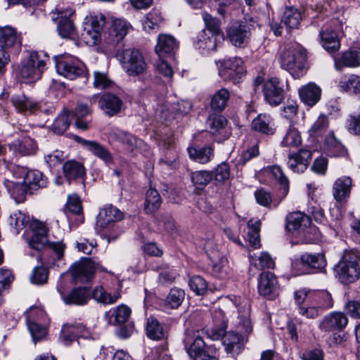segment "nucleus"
Returning a JSON list of instances; mask_svg holds the SVG:
<instances>
[{"mask_svg":"<svg viewBox=\"0 0 360 360\" xmlns=\"http://www.w3.org/2000/svg\"><path fill=\"white\" fill-rule=\"evenodd\" d=\"M47 56L42 52L32 51L22 60L18 68L17 78L27 84L33 83L41 77L45 69Z\"/></svg>","mask_w":360,"mask_h":360,"instance_id":"obj_1","label":"nucleus"},{"mask_svg":"<svg viewBox=\"0 0 360 360\" xmlns=\"http://www.w3.org/2000/svg\"><path fill=\"white\" fill-rule=\"evenodd\" d=\"M30 229L32 231V236L27 243L31 248L41 250L47 246L55 252L58 259L63 258L65 245L63 241H48L49 229L45 223L37 219H33L30 224Z\"/></svg>","mask_w":360,"mask_h":360,"instance_id":"obj_2","label":"nucleus"},{"mask_svg":"<svg viewBox=\"0 0 360 360\" xmlns=\"http://www.w3.org/2000/svg\"><path fill=\"white\" fill-rule=\"evenodd\" d=\"M281 67L288 71L293 77L302 76L307 69V51L298 44L285 47L279 58Z\"/></svg>","mask_w":360,"mask_h":360,"instance_id":"obj_3","label":"nucleus"},{"mask_svg":"<svg viewBox=\"0 0 360 360\" xmlns=\"http://www.w3.org/2000/svg\"><path fill=\"white\" fill-rule=\"evenodd\" d=\"M360 255L357 251L345 250L335 266V276L343 283L355 281L360 276Z\"/></svg>","mask_w":360,"mask_h":360,"instance_id":"obj_4","label":"nucleus"},{"mask_svg":"<svg viewBox=\"0 0 360 360\" xmlns=\"http://www.w3.org/2000/svg\"><path fill=\"white\" fill-rule=\"evenodd\" d=\"M123 70L130 77H137L146 73L147 63L139 50L127 49L123 50L120 57Z\"/></svg>","mask_w":360,"mask_h":360,"instance_id":"obj_5","label":"nucleus"},{"mask_svg":"<svg viewBox=\"0 0 360 360\" xmlns=\"http://www.w3.org/2000/svg\"><path fill=\"white\" fill-rule=\"evenodd\" d=\"M254 23L253 19L249 18L231 25L226 30V35L231 43L236 47L246 46L254 30Z\"/></svg>","mask_w":360,"mask_h":360,"instance_id":"obj_6","label":"nucleus"},{"mask_svg":"<svg viewBox=\"0 0 360 360\" xmlns=\"http://www.w3.org/2000/svg\"><path fill=\"white\" fill-rule=\"evenodd\" d=\"M132 25L126 19L113 18L108 30L103 33V43L110 47L116 46L133 30Z\"/></svg>","mask_w":360,"mask_h":360,"instance_id":"obj_7","label":"nucleus"},{"mask_svg":"<svg viewBox=\"0 0 360 360\" xmlns=\"http://www.w3.org/2000/svg\"><path fill=\"white\" fill-rule=\"evenodd\" d=\"M54 58L57 72L68 79H74L86 73L84 63L70 55L57 56Z\"/></svg>","mask_w":360,"mask_h":360,"instance_id":"obj_8","label":"nucleus"},{"mask_svg":"<svg viewBox=\"0 0 360 360\" xmlns=\"http://www.w3.org/2000/svg\"><path fill=\"white\" fill-rule=\"evenodd\" d=\"M123 213L112 205H105L99 212L96 219V229L106 234L108 237L115 238L110 235L115 224L123 219Z\"/></svg>","mask_w":360,"mask_h":360,"instance_id":"obj_9","label":"nucleus"},{"mask_svg":"<svg viewBox=\"0 0 360 360\" xmlns=\"http://www.w3.org/2000/svg\"><path fill=\"white\" fill-rule=\"evenodd\" d=\"M219 74L224 80L234 84L239 82L245 75L243 60L238 57L222 60L220 62Z\"/></svg>","mask_w":360,"mask_h":360,"instance_id":"obj_10","label":"nucleus"},{"mask_svg":"<svg viewBox=\"0 0 360 360\" xmlns=\"http://www.w3.org/2000/svg\"><path fill=\"white\" fill-rule=\"evenodd\" d=\"M98 271H105V270L98 263L90 259H84L75 264L72 268L73 277L80 282L90 281Z\"/></svg>","mask_w":360,"mask_h":360,"instance_id":"obj_11","label":"nucleus"},{"mask_svg":"<svg viewBox=\"0 0 360 360\" xmlns=\"http://www.w3.org/2000/svg\"><path fill=\"white\" fill-rule=\"evenodd\" d=\"M109 142H117L127 153H134L141 143L136 136L117 128L111 129L108 133Z\"/></svg>","mask_w":360,"mask_h":360,"instance_id":"obj_12","label":"nucleus"},{"mask_svg":"<svg viewBox=\"0 0 360 360\" xmlns=\"http://www.w3.org/2000/svg\"><path fill=\"white\" fill-rule=\"evenodd\" d=\"M258 292L264 297L273 299L278 295V285L276 276L269 271L260 274L258 280Z\"/></svg>","mask_w":360,"mask_h":360,"instance_id":"obj_13","label":"nucleus"},{"mask_svg":"<svg viewBox=\"0 0 360 360\" xmlns=\"http://www.w3.org/2000/svg\"><path fill=\"white\" fill-rule=\"evenodd\" d=\"M311 224V218L302 212H292L285 217V230L297 236Z\"/></svg>","mask_w":360,"mask_h":360,"instance_id":"obj_14","label":"nucleus"},{"mask_svg":"<svg viewBox=\"0 0 360 360\" xmlns=\"http://www.w3.org/2000/svg\"><path fill=\"white\" fill-rule=\"evenodd\" d=\"M283 91L281 82L276 77L271 78L264 85L265 99L271 105L277 106L282 102Z\"/></svg>","mask_w":360,"mask_h":360,"instance_id":"obj_15","label":"nucleus"},{"mask_svg":"<svg viewBox=\"0 0 360 360\" xmlns=\"http://www.w3.org/2000/svg\"><path fill=\"white\" fill-rule=\"evenodd\" d=\"M311 159V152L309 150L302 148L297 153H290L288 158V167L293 172H304Z\"/></svg>","mask_w":360,"mask_h":360,"instance_id":"obj_16","label":"nucleus"},{"mask_svg":"<svg viewBox=\"0 0 360 360\" xmlns=\"http://www.w3.org/2000/svg\"><path fill=\"white\" fill-rule=\"evenodd\" d=\"M1 49H13L18 52L21 48V39L16 30L9 25L0 27Z\"/></svg>","mask_w":360,"mask_h":360,"instance_id":"obj_17","label":"nucleus"},{"mask_svg":"<svg viewBox=\"0 0 360 360\" xmlns=\"http://www.w3.org/2000/svg\"><path fill=\"white\" fill-rule=\"evenodd\" d=\"M192 108L191 103L188 101H181L176 103H173L169 107L160 106L155 112V116L162 120H168L172 117V115H186Z\"/></svg>","mask_w":360,"mask_h":360,"instance_id":"obj_18","label":"nucleus"},{"mask_svg":"<svg viewBox=\"0 0 360 360\" xmlns=\"http://www.w3.org/2000/svg\"><path fill=\"white\" fill-rule=\"evenodd\" d=\"M184 343L187 353L193 359L205 353V343L198 331H187Z\"/></svg>","mask_w":360,"mask_h":360,"instance_id":"obj_19","label":"nucleus"},{"mask_svg":"<svg viewBox=\"0 0 360 360\" xmlns=\"http://www.w3.org/2000/svg\"><path fill=\"white\" fill-rule=\"evenodd\" d=\"M75 139L80 143L84 148L90 152L92 155L97 157L105 164H110L112 162V156L107 148L96 141H89L76 136Z\"/></svg>","mask_w":360,"mask_h":360,"instance_id":"obj_20","label":"nucleus"},{"mask_svg":"<svg viewBox=\"0 0 360 360\" xmlns=\"http://www.w3.org/2000/svg\"><path fill=\"white\" fill-rule=\"evenodd\" d=\"M177 49L178 43L172 35L167 34L158 35L155 51L159 58H163L171 56Z\"/></svg>","mask_w":360,"mask_h":360,"instance_id":"obj_21","label":"nucleus"},{"mask_svg":"<svg viewBox=\"0 0 360 360\" xmlns=\"http://www.w3.org/2000/svg\"><path fill=\"white\" fill-rule=\"evenodd\" d=\"M75 11L68 8L64 11H58V31L63 38H71L75 32V27L71 17Z\"/></svg>","mask_w":360,"mask_h":360,"instance_id":"obj_22","label":"nucleus"},{"mask_svg":"<svg viewBox=\"0 0 360 360\" xmlns=\"http://www.w3.org/2000/svg\"><path fill=\"white\" fill-rule=\"evenodd\" d=\"M348 323V319L342 312H333L326 316L319 323V328L325 332L341 330Z\"/></svg>","mask_w":360,"mask_h":360,"instance_id":"obj_23","label":"nucleus"},{"mask_svg":"<svg viewBox=\"0 0 360 360\" xmlns=\"http://www.w3.org/2000/svg\"><path fill=\"white\" fill-rule=\"evenodd\" d=\"M222 341L226 352L235 356L242 352L247 340L238 333L229 331L225 333Z\"/></svg>","mask_w":360,"mask_h":360,"instance_id":"obj_24","label":"nucleus"},{"mask_svg":"<svg viewBox=\"0 0 360 360\" xmlns=\"http://www.w3.org/2000/svg\"><path fill=\"white\" fill-rule=\"evenodd\" d=\"M9 149L16 155L28 156L36 154L37 144L34 139L26 137L22 140H16L9 144Z\"/></svg>","mask_w":360,"mask_h":360,"instance_id":"obj_25","label":"nucleus"},{"mask_svg":"<svg viewBox=\"0 0 360 360\" xmlns=\"http://www.w3.org/2000/svg\"><path fill=\"white\" fill-rule=\"evenodd\" d=\"M298 93L301 101L309 106H313L317 103L321 96V88L314 82L302 86Z\"/></svg>","mask_w":360,"mask_h":360,"instance_id":"obj_26","label":"nucleus"},{"mask_svg":"<svg viewBox=\"0 0 360 360\" xmlns=\"http://www.w3.org/2000/svg\"><path fill=\"white\" fill-rule=\"evenodd\" d=\"M60 295L66 304L84 305L89 300V292L86 288H76L68 293L60 292Z\"/></svg>","mask_w":360,"mask_h":360,"instance_id":"obj_27","label":"nucleus"},{"mask_svg":"<svg viewBox=\"0 0 360 360\" xmlns=\"http://www.w3.org/2000/svg\"><path fill=\"white\" fill-rule=\"evenodd\" d=\"M335 68L342 70L343 68H356L360 66V52L356 50H348L340 58H335Z\"/></svg>","mask_w":360,"mask_h":360,"instance_id":"obj_28","label":"nucleus"},{"mask_svg":"<svg viewBox=\"0 0 360 360\" xmlns=\"http://www.w3.org/2000/svg\"><path fill=\"white\" fill-rule=\"evenodd\" d=\"M11 103L18 112H34L39 109V104L25 94H14L11 98Z\"/></svg>","mask_w":360,"mask_h":360,"instance_id":"obj_29","label":"nucleus"},{"mask_svg":"<svg viewBox=\"0 0 360 360\" xmlns=\"http://www.w3.org/2000/svg\"><path fill=\"white\" fill-rule=\"evenodd\" d=\"M4 184L8 192L17 203L25 202L27 195L30 193V189L24 184V181L18 183L6 179Z\"/></svg>","mask_w":360,"mask_h":360,"instance_id":"obj_30","label":"nucleus"},{"mask_svg":"<svg viewBox=\"0 0 360 360\" xmlns=\"http://www.w3.org/2000/svg\"><path fill=\"white\" fill-rule=\"evenodd\" d=\"M98 104L105 114L112 116L120 111L122 101L115 95L105 94L101 97Z\"/></svg>","mask_w":360,"mask_h":360,"instance_id":"obj_31","label":"nucleus"},{"mask_svg":"<svg viewBox=\"0 0 360 360\" xmlns=\"http://www.w3.org/2000/svg\"><path fill=\"white\" fill-rule=\"evenodd\" d=\"M352 180L349 176L338 178L333 184V195L337 201H342L349 196Z\"/></svg>","mask_w":360,"mask_h":360,"instance_id":"obj_32","label":"nucleus"},{"mask_svg":"<svg viewBox=\"0 0 360 360\" xmlns=\"http://www.w3.org/2000/svg\"><path fill=\"white\" fill-rule=\"evenodd\" d=\"M42 311L37 308H31L27 313V325L28 330L32 337L33 341L41 340L47 334L46 328L34 321L31 320L32 316Z\"/></svg>","mask_w":360,"mask_h":360,"instance_id":"obj_33","label":"nucleus"},{"mask_svg":"<svg viewBox=\"0 0 360 360\" xmlns=\"http://www.w3.org/2000/svg\"><path fill=\"white\" fill-rule=\"evenodd\" d=\"M322 46L329 53L336 52L340 49V41L337 34L331 29L326 27L320 32Z\"/></svg>","mask_w":360,"mask_h":360,"instance_id":"obj_34","label":"nucleus"},{"mask_svg":"<svg viewBox=\"0 0 360 360\" xmlns=\"http://www.w3.org/2000/svg\"><path fill=\"white\" fill-rule=\"evenodd\" d=\"M252 127L255 131L271 135L275 132L273 118L268 114H259L252 122Z\"/></svg>","mask_w":360,"mask_h":360,"instance_id":"obj_35","label":"nucleus"},{"mask_svg":"<svg viewBox=\"0 0 360 360\" xmlns=\"http://www.w3.org/2000/svg\"><path fill=\"white\" fill-rule=\"evenodd\" d=\"M91 295L96 302L105 305L113 304L121 297L119 291H115L112 293L108 292L103 286L96 287L93 290Z\"/></svg>","mask_w":360,"mask_h":360,"instance_id":"obj_36","label":"nucleus"},{"mask_svg":"<svg viewBox=\"0 0 360 360\" xmlns=\"http://www.w3.org/2000/svg\"><path fill=\"white\" fill-rule=\"evenodd\" d=\"M194 45L196 49L204 51H215L217 48V37H214V34H212L211 32L202 30L196 37Z\"/></svg>","mask_w":360,"mask_h":360,"instance_id":"obj_37","label":"nucleus"},{"mask_svg":"<svg viewBox=\"0 0 360 360\" xmlns=\"http://www.w3.org/2000/svg\"><path fill=\"white\" fill-rule=\"evenodd\" d=\"M211 274L216 277L222 278L228 273V260L226 257L221 254L217 255H211Z\"/></svg>","mask_w":360,"mask_h":360,"instance_id":"obj_38","label":"nucleus"},{"mask_svg":"<svg viewBox=\"0 0 360 360\" xmlns=\"http://www.w3.org/2000/svg\"><path fill=\"white\" fill-rule=\"evenodd\" d=\"M24 184L28 187L30 193L46 186V179L44 176L42 172L39 170H29L24 176Z\"/></svg>","mask_w":360,"mask_h":360,"instance_id":"obj_39","label":"nucleus"},{"mask_svg":"<svg viewBox=\"0 0 360 360\" xmlns=\"http://www.w3.org/2000/svg\"><path fill=\"white\" fill-rule=\"evenodd\" d=\"M146 330L147 336L150 339L160 340L167 337V332L155 317L150 316L148 318Z\"/></svg>","mask_w":360,"mask_h":360,"instance_id":"obj_40","label":"nucleus"},{"mask_svg":"<svg viewBox=\"0 0 360 360\" xmlns=\"http://www.w3.org/2000/svg\"><path fill=\"white\" fill-rule=\"evenodd\" d=\"M321 233L318 227L311 224L297 235V240L292 244L315 243L321 240Z\"/></svg>","mask_w":360,"mask_h":360,"instance_id":"obj_41","label":"nucleus"},{"mask_svg":"<svg viewBox=\"0 0 360 360\" xmlns=\"http://www.w3.org/2000/svg\"><path fill=\"white\" fill-rule=\"evenodd\" d=\"M300 262L304 266L317 269H322L326 266L323 253H303L300 256Z\"/></svg>","mask_w":360,"mask_h":360,"instance_id":"obj_42","label":"nucleus"},{"mask_svg":"<svg viewBox=\"0 0 360 360\" xmlns=\"http://www.w3.org/2000/svg\"><path fill=\"white\" fill-rule=\"evenodd\" d=\"M163 18L161 13L157 9H153L146 14L142 20L143 29L147 32H155L158 30Z\"/></svg>","mask_w":360,"mask_h":360,"instance_id":"obj_43","label":"nucleus"},{"mask_svg":"<svg viewBox=\"0 0 360 360\" xmlns=\"http://www.w3.org/2000/svg\"><path fill=\"white\" fill-rule=\"evenodd\" d=\"M185 292L179 288H172L165 300L164 307L166 310L178 309L184 300Z\"/></svg>","mask_w":360,"mask_h":360,"instance_id":"obj_44","label":"nucleus"},{"mask_svg":"<svg viewBox=\"0 0 360 360\" xmlns=\"http://www.w3.org/2000/svg\"><path fill=\"white\" fill-rule=\"evenodd\" d=\"M188 150L190 158L201 164L209 162L214 157V150L211 146L189 148Z\"/></svg>","mask_w":360,"mask_h":360,"instance_id":"obj_45","label":"nucleus"},{"mask_svg":"<svg viewBox=\"0 0 360 360\" xmlns=\"http://www.w3.org/2000/svg\"><path fill=\"white\" fill-rule=\"evenodd\" d=\"M268 176L278 183L283 188V195L285 196L288 192L289 181L279 166H272L266 169Z\"/></svg>","mask_w":360,"mask_h":360,"instance_id":"obj_46","label":"nucleus"},{"mask_svg":"<svg viewBox=\"0 0 360 360\" xmlns=\"http://www.w3.org/2000/svg\"><path fill=\"white\" fill-rule=\"evenodd\" d=\"M65 176L68 179L82 177L85 174L82 164L75 160H68L63 166Z\"/></svg>","mask_w":360,"mask_h":360,"instance_id":"obj_47","label":"nucleus"},{"mask_svg":"<svg viewBox=\"0 0 360 360\" xmlns=\"http://www.w3.org/2000/svg\"><path fill=\"white\" fill-rule=\"evenodd\" d=\"M162 203L161 197L155 189L150 188L146 194L144 209L146 213L153 214L160 207Z\"/></svg>","mask_w":360,"mask_h":360,"instance_id":"obj_48","label":"nucleus"},{"mask_svg":"<svg viewBox=\"0 0 360 360\" xmlns=\"http://www.w3.org/2000/svg\"><path fill=\"white\" fill-rule=\"evenodd\" d=\"M326 150L330 155L334 157L344 156L346 149L341 143L335 137L333 132L328 133L325 139Z\"/></svg>","mask_w":360,"mask_h":360,"instance_id":"obj_49","label":"nucleus"},{"mask_svg":"<svg viewBox=\"0 0 360 360\" xmlns=\"http://www.w3.org/2000/svg\"><path fill=\"white\" fill-rule=\"evenodd\" d=\"M302 143L300 132L294 126H290L281 142L282 147L297 148Z\"/></svg>","mask_w":360,"mask_h":360,"instance_id":"obj_50","label":"nucleus"},{"mask_svg":"<svg viewBox=\"0 0 360 360\" xmlns=\"http://www.w3.org/2000/svg\"><path fill=\"white\" fill-rule=\"evenodd\" d=\"M261 227V221L259 219H251L248 222V238L250 245L255 248L260 247L259 231Z\"/></svg>","mask_w":360,"mask_h":360,"instance_id":"obj_51","label":"nucleus"},{"mask_svg":"<svg viewBox=\"0 0 360 360\" xmlns=\"http://www.w3.org/2000/svg\"><path fill=\"white\" fill-rule=\"evenodd\" d=\"M339 87L345 92L352 94L360 93V77L356 75L345 77L340 79Z\"/></svg>","mask_w":360,"mask_h":360,"instance_id":"obj_52","label":"nucleus"},{"mask_svg":"<svg viewBox=\"0 0 360 360\" xmlns=\"http://www.w3.org/2000/svg\"><path fill=\"white\" fill-rule=\"evenodd\" d=\"M230 97V93L226 89H221L212 96L210 102L212 109L215 111L221 112L226 106Z\"/></svg>","mask_w":360,"mask_h":360,"instance_id":"obj_53","label":"nucleus"},{"mask_svg":"<svg viewBox=\"0 0 360 360\" xmlns=\"http://www.w3.org/2000/svg\"><path fill=\"white\" fill-rule=\"evenodd\" d=\"M301 20L300 11L292 7L287 8L282 16V22L290 29H295L298 27Z\"/></svg>","mask_w":360,"mask_h":360,"instance_id":"obj_54","label":"nucleus"},{"mask_svg":"<svg viewBox=\"0 0 360 360\" xmlns=\"http://www.w3.org/2000/svg\"><path fill=\"white\" fill-rule=\"evenodd\" d=\"M311 301L322 311L333 307V301L331 295L327 291H320L311 296Z\"/></svg>","mask_w":360,"mask_h":360,"instance_id":"obj_55","label":"nucleus"},{"mask_svg":"<svg viewBox=\"0 0 360 360\" xmlns=\"http://www.w3.org/2000/svg\"><path fill=\"white\" fill-rule=\"evenodd\" d=\"M72 117L71 112H63L60 113L54 120L52 129L54 133L63 134L69 127Z\"/></svg>","mask_w":360,"mask_h":360,"instance_id":"obj_56","label":"nucleus"},{"mask_svg":"<svg viewBox=\"0 0 360 360\" xmlns=\"http://www.w3.org/2000/svg\"><path fill=\"white\" fill-rule=\"evenodd\" d=\"M213 174L207 171L201 170L193 172L191 181L196 188L203 189L212 180Z\"/></svg>","mask_w":360,"mask_h":360,"instance_id":"obj_57","label":"nucleus"},{"mask_svg":"<svg viewBox=\"0 0 360 360\" xmlns=\"http://www.w3.org/2000/svg\"><path fill=\"white\" fill-rule=\"evenodd\" d=\"M328 127V120L326 116L321 115L309 129L310 136H322Z\"/></svg>","mask_w":360,"mask_h":360,"instance_id":"obj_58","label":"nucleus"},{"mask_svg":"<svg viewBox=\"0 0 360 360\" xmlns=\"http://www.w3.org/2000/svg\"><path fill=\"white\" fill-rule=\"evenodd\" d=\"M298 312L300 315L307 319H311L317 318L323 313L319 307H316V305L310 300L308 303L299 306Z\"/></svg>","mask_w":360,"mask_h":360,"instance_id":"obj_59","label":"nucleus"},{"mask_svg":"<svg viewBox=\"0 0 360 360\" xmlns=\"http://www.w3.org/2000/svg\"><path fill=\"white\" fill-rule=\"evenodd\" d=\"M207 124L210 126L211 132L214 134L223 130L227 124L226 119L219 114L210 115L208 120Z\"/></svg>","mask_w":360,"mask_h":360,"instance_id":"obj_60","label":"nucleus"},{"mask_svg":"<svg viewBox=\"0 0 360 360\" xmlns=\"http://www.w3.org/2000/svg\"><path fill=\"white\" fill-rule=\"evenodd\" d=\"M189 287L198 295H204L207 290V283L206 281L200 276H193L189 280Z\"/></svg>","mask_w":360,"mask_h":360,"instance_id":"obj_61","label":"nucleus"},{"mask_svg":"<svg viewBox=\"0 0 360 360\" xmlns=\"http://www.w3.org/2000/svg\"><path fill=\"white\" fill-rule=\"evenodd\" d=\"M131 309L125 305L120 304L114 309L113 316L116 323H124L128 321L131 315Z\"/></svg>","mask_w":360,"mask_h":360,"instance_id":"obj_62","label":"nucleus"},{"mask_svg":"<svg viewBox=\"0 0 360 360\" xmlns=\"http://www.w3.org/2000/svg\"><path fill=\"white\" fill-rule=\"evenodd\" d=\"M48 276L47 269L44 266L35 267L30 277L31 282L37 285L45 283L48 280Z\"/></svg>","mask_w":360,"mask_h":360,"instance_id":"obj_63","label":"nucleus"},{"mask_svg":"<svg viewBox=\"0 0 360 360\" xmlns=\"http://www.w3.org/2000/svg\"><path fill=\"white\" fill-rule=\"evenodd\" d=\"M94 86L97 89H106L110 87L112 82L108 77L106 73L103 72L95 71L94 73Z\"/></svg>","mask_w":360,"mask_h":360,"instance_id":"obj_64","label":"nucleus"}]
</instances>
